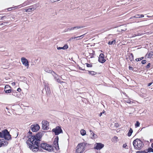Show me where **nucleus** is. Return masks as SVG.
Masks as SVG:
<instances>
[{
	"instance_id": "nucleus-1",
	"label": "nucleus",
	"mask_w": 153,
	"mask_h": 153,
	"mask_svg": "<svg viewBox=\"0 0 153 153\" xmlns=\"http://www.w3.org/2000/svg\"><path fill=\"white\" fill-rule=\"evenodd\" d=\"M30 149L33 152H36L38 151L42 152V149L48 151V152H51L53 150V147L50 145L45 143H41L40 142L38 143V144H35V145H33L31 144L28 145Z\"/></svg>"
},
{
	"instance_id": "nucleus-2",
	"label": "nucleus",
	"mask_w": 153,
	"mask_h": 153,
	"mask_svg": "<svg viewBox=\"0 0 153 153\" xmlns=\"http://www.w3.org/2000/svg\"><path fill=\"white\" fill-rule=\"evenodd\" d=\"M43 133L41 132H39L37 133L35 135H29L28 136V139L27 141V145H29V144H31L33 145H35V144L36 145L38 144V143L39 142L41 141L43 135Z\"/></svg>"
},
{
	"instance_id": "nucleus-3",
	"label": "nucleus",
	"mask_w": 153,
	"mask_h": 153,
	"mask_svg": "<svg viewBox=\"0 0 153 153\" xmlns=\"http://www.w3.org/2000/svg\"><path fill=\"white\" fill-rule=\"evenodd\" d=\"M133 144L134 148L138 150H140L144 146V144L142 141L137 138L134 140Z\"/></svg>"
},
{
	"instance_id": "nucleus-4",
	"label": "nucleus",
	"mask_w": 153,
	"mask_h": 153,
	"mask_svg": "<svg viewBox=\"0 0 153 153\" xmlns=\"http://www.w3.org/2000/svg\"><path fill=\"white\" fill-rule=\"evenodd\" d=\"M85 144L84 143H79L76 147V153H82L84 151Z\"/></svg>"
},
{
	"instance_id": "nucleus-5",
	"label": "nucleus",
	"mask_w": 153,
	"mask_h": 153,
	"mask_svg": "<svg viewBox=\"0 0 153 153\" xmlns=\"http://www.w3.org/2000/svg\"><path fill=\"white\" fill-rule=\"evenodd\" d=\"M2 138H4L5 140H7L11 139V135L7 129H5L2 131Z\"/></svg>"
},
{
	"instance_id": "nucleus-6",
	"label": "nucleus",
	"mask_w": 153,
	"mask_h": 153,
	"mask_svg": "<svg viewBox=\"0 0 153 153\" xmlns=\"http://www.w3.org/2000/svg\"><path fill=\"white\" fill-rule=\"evenodd\" d=\"M52 131L54 132L55 134L56 135H58L63 132L61 127L59 126H57L55 128H53L52 130Z\"/></svg>"
},
{
	"instance_id": "nucleus-7",
	"label": "nucleus",
	"mask_w": 153,
	"mask_h": 153,
	"mask_svg": "<svg viewBox=\"0 0 153 153\" xmlns=\"http://www.w3.org/2000/svg\"><path fill=\"white\" fill-rule=\"evenodd\" d=\"M59 137L57 136L55 139L54 141L53 142V146L55 147V149L58 150L59 149V148L58 144Z\"/></svg>"
},
{
	"instance_id": "nucleus-8",
	"label": "nucleus",
	"mask_w": 153,
	"mask_h": 153,
	"mask_svg": "<svg viewBox=\"0 0 153 153\" xmlns=\"http://www.w3.org/2000/svg\"><path fill=\"white\" fill-rule=\"evenodd\" d=\"M40 128L38 124L32 125L30 127L31 130L33 132L37 131Z\"/></svg>"
},
{
	"instance_id": "nucleus-9",
	"label": "nucleus",
	"mask_w": 153,
	"mask_h": 153,
	"mask_svg": "<svg viewBox=\"0 0 153 153\" xmlns=\"http://www.w3.org/2000/svg\"><path fill=\"white\" fill-rule=\"evenodd\" d=\"M45 89L46 92V94L47 96H49L51 94V91L50 88H49L48 84L45 83L44 84Z\"/></svg>"
},
{
	"instance_id": "nucleus-10",
	"label": "nucleus",
	"mask_w": 153,
	"mask_h": 153,
	"mask_svg": "<svg viewBox=\"0 0 153 153\" xmlns=\"http://www.w3.org/2000/svg\"><path fill=\"white\" fill-rule=\"evenodd\" d=\"M104 146V145L101 143H96L95 144L94 149L97 150H100Z\"/></svg>"
},
{
	"instance_id": "nucleus-11",
	"label": "nucleus",
	"mask_w": 153,
	"mask_h": 153,
	"mask_svg": "<svg viewBox=\"0 0 153 153\" xmlns=\"http://www.w3.org/2000/svg\"><path fill=\"white\" fill-rule=\"evenodd\" d=\"M104 55L101 53L100 55L98 58V61L99 62L101 63H103L106 61V60L104 59Z\"/></svg>"
},
{
	"instance_id": "nucleus-12",
	"label": "nucleus",
	"mask_w": 153,
	"mask_h": 153,
	"mask_svg": "<svg viewBox=\"0 0 153 153\" xmlns=\"http://www.w3.org/2000/svg\"><path fill=\"white\" fill-rule=\"evenodd\" d=\"M42 128L44 130H47L49 123L47 121L44 120L42 122Z\"/></svg>"
},
{
	"instance_id": "nucleus-13",
	"label": "nucleus",
	"mask_w": 153,
	"mask_h": 153,
	"mask_svg": "<svg viewBox=\"0 0 153 153\" xmlns=\"http://www.w3.org/2000/svg\"><path fill=\"white\" fill-rule=\"evenodd\" d=\"M8 142L5 141L4 139H0V147L2 146H7Z\"/></svg>"
},
{
	"instance_id": "nucleus-14",
	"label": "nucleus",
	"mask_w": 153,
	"mask_h": 153,
	"mask_svg": "<svg viewBox=\"0 0 153 153\" xmlns=\"http://www.w3.org/2000/svg\"><path fill=\"white\" fill-rule=\"evenodd\" d=\"M11 87L9 85H6L5 86L4 91L6 94L10 93L12 92V90L10 89Z\"/></svg>"
},
{
	"instance_id": "nucleus-15",
	"label": "nucleus",
	"mask_w": 153,
	"mask_h": 153,
	"mask_svg": "<svg viewBox=\"0 0 153 153\" xmlns=\"http://www.w3.org/2000/svg\"><path fill=\"white\" fill-rule=\"evenodd\" d=\"M21 61L23 64L25 66H28L29 65L28 61L27 59L24 57H22L21 58Z\"/></svg>"
},
{
	"instance_id": "nucleus-16",
	"label": "nucleus",
	"mask_w": 153,
	"mask_h": 153,
	"mask_svg": "<svg viewBox=\"0 0 153 153\" xmlns=\"http://www.w3.org/2000/svg\"><path fill=\"white\" fill-rule=\"evenodd\" d=\"M90 131L91 133L90 137L91 139H93L97 138V135L94 134L91 130H90Z\"/></svg>"
},
{
	"instance_id": "nucleus-17",
	"label": "nucleus",
	"mask_w": 153,
	"mask_h": 153,
	"mask_svg": "<svg viewBox=\"0 0 153 153\" xmlns=\"http://www.w3.org/2000/svg\"><path fill=\"white\" fill-rule=\"evenodd\" d=\"M39 3H36L33 5L30 6V7H31L33 10L35 9L39 6Z\"/></svg>"
},
{
	"instance_id": "nucleus-18",
	"label": "nucleus",
	"mask_w": 153,
	"mask_h": 153,
	"mask_svg": "<svg viewBox=\"0 0 153 153\" xmlns=\"http://www.w3.org/2000/svg\"><path fill=\"white\" fill-rule=\"evenodd\" d=\"M128 56H129V60H130L131 62H132L134 60V55L133 53H130Z\"/></svg>"
},
{
	"instance_id": "nucleus-19",
	"label": "nucleus",
	"mask_w": 153,
	"mask_h": 153,
	"mask_svg": "<svg viewBox=\"0 0 153 153\" xmlns=\"http://www.w3.org/2000/svg\"><path fill=\"white\" fill-rule=\"evenodd\" d=\"M32 1H33L32 0H28L27 1L23 3L22 4V5L25 6L29 4L30 3H31Z\"/></svg>"
},
{
	"instance_id": "nucleus-20",
	"label": "nucleus",
	"mask_w": 153,
	"mask_h": 153,
	"mask_svg": "<svg viewBox=\"0 0 153 153\" xmlns=\"http://www.w3.org/2000/svg\"><path fill=\"white\" fill-rule=\"evenodd\" d=\"M133 131V130L132 128H130L127 134L128 136V137L130 136L131 135Z\"/></svg>"
},
{
	"instance_id": "nucleus-21",
	"label": "nucleus",
	"mask_w": 153,
	"mask_h": 153,
	"mask_svg": "<svg viewBox=\"0 0 153 153\" xmlns=\"http://www.w3.org/2000/svg\"><path fill=\"white\" fill-rule=\"evenodd\" d=\"M82 27V26H76V27H71V30H74L75 29H80V28H82V27Z\"/></svg>"
},
{
	"instance_id": "nucleus-22",
	"label": "nucleus",
	"mask_w": 153,
	"mask_h": 153,
	"mask_svg": "<svg viewBox=\"0 0 153 153\" xmlns=\"http://www.w3.org/2000/svg\"><path fill=\"white\" fill-rule=\"evenodd\" d=\"M97 72H95L94 71H88V74H91L92 75H94L97 74Z\"/></svg>"
},
{
	"instance_id": "nucleus-23",
	"label": "nucleus",
	"mask_w": 153,
	"mask_h": 153,
	"mask_svg": "<svg viewBox=\"0 0 153 153\" xmlns=\"http://www.w3.org/2000/svg\"><path fill=\"white\" fill-rule=\"evenodd\" d=\"M80 133L81 135L82 136H84L86 134V131L83 129H82L81 130Z\"/></svg>"
},
{
	"instance_id": "nucleus-24",
	"label": "nucleus",
	"mask_w": 153,
	"mask_h": 153,
	"mask_svg": "<svg viewBox=\"0 0 153 153\" xmlns=\"http://www.w3.org/2000/svg\"><path fill=\"white\" fill-rule=\"evenodd\" d=\"M153 55V51H151L150 52V53L148 54V57H147L149 58H151L152 56Z\"/></svg>"
},
{
	"instance_id": "nucleus-25",
	"label": "nucleus",
	"mask_w": 153,
	"mask_h": 153,
	"mask_svg": "<svg viewBox=\"0 0 153 153\" xmlns=\"http://www.w3.org/2000/svg\"><path fill=\"white\" fill-rule=\"evenodd\" d=\"M25 11L27 12H30L31 11V10H33L32 7L29 8L27 9H25Z\"/></svg>"
},
{
	"instance_id": "nucleus-26",
	"label": "nucleus",
	"mask_w": 153,
	"mask_h": 153,
	"mask_svg": "<svg viewBox=\"0 0 153 153\" xmlns=\"http://www.w3.org/2000/svg\"><path fill=\"white\" fill-rule=\"evenodd\" d=\"M85 34L82 35L80 36L76 37V40H79L82 39L83 37V36Z\"/></svg>"
},
{
	"instance_id": "nucleus-27",
	"label": "nucleus",
	"mask_w": 153,
	"mask_h": 153,
	"mask_svg": "<svg viewBox=\"0 0 153 153\" xmlns=\"http://www.w3.org/2000/svg\"><path fill=\"white\" fill-rule=\"evenodd\" d=\"M116 43V41L115 40H113L111 42V41H109L108 42V44L109 45H112V44H114L115 43Z\"/></svg>"
},
{
	"instance_id": "nucleus-28",
	"label": "nucleus",
	"mask_w": 153,
	"mask_h": 153,
	"mask_svg": "<svg viewBox=\"0 0 153 153\" xmlns=\"http://www.w3.org/2000/svg\"><path fill=\"white\" fill-rule=\"evenodd\" d=\"M45 71L48 73H51V71H53L52 70H49L48 68H45Z\"/></svg>"
},
{
	"instance_id": "nucleus-29",
	"label": "nucleus",
	"mask_w": 153,
	"mask_h": 153,
	"mask_svg": "<svg viewBox=\"0 0 153 153\" xmlns=\"http://www.w3.org/2000/svg\"><path fill=\"white\" fill-rule=\"evenodd\" d=\"M147 150V152H153V149L151 148H149Z\"/></svg>"
},
{
	"instance_id": "nucleus-30",
	"label": "nucleus",
	"mask_w": 153,
	"mask_h": 153,
	"mask_svg": "<svg viewBox=\"0 0 153 153\" xmlns=\"http://www.w3.org/2000/svg\"><path fill=\"white\" fill-rule=\"evenodd\" d=\"M9 15H8V14H7L5 15H4V16H2L1 18V20H2L4 19V18H7V17L9 16Z\"/></svg>"
},
{
	"instance_id": "nucleus-31",
	"label": "nucleus",
	"mask_w": 153,
	"mask_h": 153,
	"mask_svg": "<svg viewBox=\"0 0 153 153\" xmlns=\"http://www.w3.org/2000/svg\"><path fill=\"white\" fill-rule=\"evenodd\" d=\"M140 125V123L138 121H137L136 122V123L135 124V126L136 127H138Z\"/></svg>"
},
{
	"instance_id": "nucleus-32",
	"label": "nucleus",
	"mask_w": 153,
	"mask_h": 153,
	"mask_svg": "<svg viewBox=\"0 0 153 153\" xmlns=\"http://www.w3.org/2000/svg\"><path fill=\"white\" fill-rule=\"evenodd\" d=\"M68 47L67 45H65L63 47V50L66 49L68 48Z\"/></svg>"
},
{
	"instance_id": "nucleus-33",
	"label": "nucleus",
	"mask_w": 153,
	"mask_h": 153,
	"mask_svg": "<svg viewBox=\"0 0 153 153\" xmlns=\"http://www.w3.org/2000/svg\"><path fill=\"white\" fill-rule=\"evenodd\" d=\"M140 14H136L134 16H132V18H139Z\"/></svg>"
},
{
	"instance_id": "nucleus-34",
	"label": "nucleus",
	"mask_w": 153,
	"mask_h": 153,
	"mask_svg": "<svg viewBox=\"0 0 153 153\" xmlns=\"http://www.w3.org/2000/svg\"><path fill=\"white\" fill-rule=\"evenodd\" d=\"M126 147H128V146H127L126 145V143H125V144H123V148H125L126 149H128V147H127L126 148Z\"/></svg>"
},
{
	"instance_id": "nucleus-35",
	"label": "nucleus",
	"mask_w": 153,
	"mask_h": 153,
	"mask_svg": "<svg viewBox=\"0 0 153 153\" xmlns=\"http://www.w3.org/2000/svg\"><path fill=\"white\" fill-rule=\"evenodd\" d=\"M52 72L54 74V75L53 74H52V75H53V76L54 77H56V76H58V75L55 73L53 71H51V73Z\"/></svg>"
},
{
	"instance_id": "nucleus-36",
	"label": "nucleus",
	"mask_w": 153,
	"mask_h": 153,
	"mask_svg": "<svg viewBox=\"0 0 153 153\" xmlns=\"http://www.w3.org/2000/svg\"><path fill=\"white\" fill-rule=\"evenodd\" d=\"M86 64L87 67H91L92 66L91 65L88 63H86Z\"/></svg>"
},
{
	"instance_id": "nucleus-37",
	"label": "nucleus",
	"mask_w": 153,
	"mask_h": 153,
	"mask_svg": "<svg viewBox=\"0 0 153 153\" xmlns=\"http://www.w3.org/2000/svg\"><path fill=\"white\" fill-rule=\"evenodd\" d=\"M89 54L90 55L89 56L90 58H92L93 57L94 54L93 53H89Z\"/></svg>"
},
{
	"instance_id": "nucleus-38",
	"label": "nucleus",
	"mask_w": 153,
	"mask_h": 153,
	"mask_svg": "<svg viewBox=\"0 0 153 153\" xmlns=\"http://www.w3.org/2000/svg\"><path fill=\"white\" fill-rule=\"evenodd\" d=\"M151 64L150 63H149L147 65H146V69H148L149 68Z\"/></svg>"
},
{
	"instance_id": "nucleus-39",
	"label": "nucleus",
	"mask_w": 153,
	"mask_h": 153,
	"mask_svg": "<svg viewBox=\"0 0 153 153\" xmlns=\"http://www.w3.org/2000/svg\"><path fill=\"white\" fill-rule=\"evenodd\" d=\"M56 80L57 82H59V83H61L63 82V81H60V79H59V78L57 79Z\"/></svg>"
},
{
	"instance_id": "nucleus-40",
	"label": "nucleus",
	"mask_w": 153,
	"mask_h": 153,
	"mask_svg": "<svg viewBox=\"0 0 153 153\" xmlns=\"http://www.w3.org/2000/svg\"><path fill=\"white\" fill-rule=\"evenodd\" d=\"M146 62L147 61L146 60H143L142 61L141 63L143 64H144L146 63Z\"/></svg>"
},
{
	"instance_id": "nucleus-41",
	"label": "nucleus",
	"mask_w": 153,
	"mask_h": 153,
	"mask_svg": "<svg viewBox=\"0 0 153 153\" xmlns=\"http://www.w3.org/2000/svg\"><path fill=\"white\" fill-rule=\"evenodd\" d=\"M76 37H71V38H70V39H69V41H72V40H73V39H76Z\"/></svg>"
},
{
	"instance_id": "nucleus-42",
	"label": "nucleus",
	"mask_w": 153,
	"mask_h": 153,
	"mask_svg": "<svg viewBox=\"0 0 153 153\" xmlns=\"http://www.w3.org/2000/svg\"><path fill=\"white\" fill-rule=\"evenodd\" d=\"M141 153H147V149L145 150L144 151H141Z\"/></svg>"
},
{
	"instance_id": "nucleus-43",
	"label": "nucleus",
	"mask_w": 153,
	"mask_h": 153,
	"mask_svg": "<svg viewBox=\"0 0 153 153\" xmlns=\"http://www.w3.org/2000/svg\"><path fill=\"white\" fill-rule=\"evenodd\" d=\"M8 23L7 22H4L3 23H0V25H5V24H7Z\"/></svg>"
},
{
	"instance_id": "nucleus-44",
	"label": "nucleus",
	"mask_w": 153,
	"mask_h": 153,
	"mask_svg": "<svg viewBox=\"0 0 153 153\" xmlns=\"http://www.w3.org/2000/svg\"><path fill=\"white\" fill-rule=\"evenodd\" d=\"M129 69L130 70H132L133 71L134 69L131 66H129Z\"/></svg>"
},
{
	"instance_id": "nucleus-45",
	"label": "nucleus",
	"mask_w": 153,
	"mask_h": 153,
	"mask_svg": "<svg viewBox=\"0 0 153 153\" xmlns=\"http://www.w3.org/2000/svg\"><path fill=\"white\" fill-rule=\"evenodd\" d=\"M57 50L63 49V47H58L57 48Z\"/></svg>"
},
{
	"instance_id": "nucleus-46",
	"label": "nucleus",
	"mask_w": 153,
	"mask_h": 153,
	"mask_svg": "<svg viewBox=\"0 0 153 153\" xmlns=\"http://www.w3.org/2000/svg\"><path fill=\"white\" fill-rule=\"evenodd\" d=\"M140 58H137L135 59V60L136 61H138L141 60L140 59Z\"/></svg>"
},
{
	"instance_id": "nucleus-47",
	"label": "nucleus",
	"mask_w": 153,
	"mask_h": 153,
	"mask_svg": "<svg viewBox=\"0 0 153 153\" xmlns=\"http://www.w3.org/2000/svg\"><path fill=\"white\" fill-rule=\"evenodd\" d=\"M17 91H18V92H20V91H21V89L20 88H18L17 89Z\"/></svg>"
},
{
	"instance_id": "nucleus-48",
	"label": "nucleus",
	"mask_w": 153,
	"mask_h": 153,
	"mask_svg": "<svg viewBox=\"0 0 153 153\" xmlns=\"http://www.w3.org/2000/svg\"><path fill=\"white\" fill-rule=\"evenodd\" d=\"M144 16L143 14H140V16H139V18H142L144 17Z\"/></svg>"
},
{
	"instance_id": "nucleus-49",
	"label": "nucleus",
	"mask_w": 153,
	"mask_h": 153,
	"mask_svg": "<svg viewBox=\"0 0 153 153\" xmlns=\"http://www.w3.org/2000/svg\"><path fill=\"white\" fill-rule=\"evenodd\" d=\"M2 131L1 132H0V137L1 138H2Z\"/></svg>"
},
{
	"instance_id": "nucleus-50",
	"label": "nucleus",
	"mask_w": 153,
	"mask_h": 153,
	"mask_svg": "<svg viewBox=\"0 0 153 153\" xmlns=\"http://www.w3.org/2000/svg\"><path fill=\"white\" fill-rule=\"evenodd\" d=\"M152 82H150V83H149L148 84V86H150V85H151L152 84Z\"/></svg>"
},
{
	"instance_id": "nucleus-51",
	"label": "nucleus",
	"mask_w": 153,
	"mask_h": 153,
	"mask_svg": "<svg viewBox=\"0 0 153 153\" xmlns=\"http://www.w3.org/2000/svg\"><path fill=\"white\" fill-rule=\"evenodd\" d=\"M71 28H68L67 29V30H66V31H71Z\"/></svg>"
},
{
	"instance_id": "nucleus-52",
	"label": "nucleus",
	"mask_w": 153,
	"mask_h": 153,
	"mask_svg": "<svg viewBox=\"0 0 153 153\" xmlns=\"http://www.w3.org/2000/svg\"><path fill=\"white\" fill-rule=\"evenodd\" d=\"M28 133L29 134H30L31 135H32L31 134H32V132H31L30 131H29L28 132Z\"/></svg>"
},
{
	"instance_id": "nucleus-53",
	"label": "nucleus",
	"mask_w": 153,
	"mask_h": 153,
	"mask_svg": "<svg viewBox=\"0 0 153 153\" xmlns=\"http://www.w3.org/2000/svg\"><path fill=\"white\" fill-rule=\"evenodd\" d=\"M141 151H138L136 152V153H141Z\"/></svg>"
},
{
	"instance_id": "nucleus-54",
	"label": "nucleus",
	"mask_w": 153,
	"mask_h": 153,
	"mask_svg": "<svg viewBox=\"0 0 153 153\" xmlns=\"http://www.w3.org/2000/svg\"><path fill=\"white\" fill-rule=\"evenodd\" d=\"M140 96L141 97H145V96H144V95H143V94H141V95H140Z\"/></svg>"
},
{
	"instance_id": "nucleus-55",
	"label": "nucleus",
	"mask_w": 153,
	"mask_h": 153,
	"mask_svg": "<svg viewBox=\"0 0 153 153\" xmlns=\"http://www.w3.org/2000/svg\"><path fill=\"white\" fill-rule=\"evenodd\" d=\"M102 113L101 112V113H100L99 114V116L100 117H101V116H102Z\"/></svg>"
},
{
	"instance_id": "nucleus-56",
	"label": "nucleus",
	"mask_w": 153,
	"mask_h": 153,
	"mask_svg": "<svg viewBox=\"0 0 153 153\" xmlns=\"http://www.w3.org/2000/svg\"><path fill=\"white\" fill-rule=\"evenodd\" d=\"M143 58H144V57H141L140 58V59L141 60H142Z\"/></svg>"
},
{
	"instance_id": "nucleus-57",
	"label": "nucleus",
	"mask_w": 153,
	"mask_h": 153,
	"mask_svg": "<svg viewBox=\"0 0 153 153\" xmlns=\"http://www.w3.org/2000/svg\"><path fill=\"white\" fill-rule=\"evenodd\" d=\"M105 111H104V110H103V111H102V112H101V113H102V114H104V113H105Z\"/></svg>"
},
{
	"instance_id": "nucleus-58",
	"label": "nucleus",
	"mask_w": 153,
	"mask_h": 153,
	"mask_svg": "<svg viewBox=\"0 0 153 153\" xmlns=\"http://www.w3.org/2000/svg\"><path fill=\"white\" fill-rule=\"evenodd\" d=\"M128 101V102H127L128 103H130V102H131V101Z\"/></svg>"
},
{
	"instance_id": "nucleus-59",
	"label": "nucleus",
	"mask_w": 153,
	"mask_h": 153,
	"mask_svg": "<svg viewBox=\"0 0 153 153\" xmlns=\"http://www.w3.org/2000/svg\"><path fill=\"white\" fill-rule=\"evenodd\" d=\"M151 146L152 148H153V143H152Z\"/></svg>"
},
{
	"instance_id": "nucleus-60",
	"label": "nucleus",
	"mask_w": 153,
	"mask_h": 153,
	"mask_svg": "<svg viewBox=\"0 0 153 153\" xmlns=\"http://www.w3.org/2000/svg\"><path fill=\"white\" fill-rule=\"evenodd\" d=\"M126 59H127V60H128V59L129 60V56H128V57H127Z\"/></svg>"
},
{
	"instance_id": "nucleus-61",
	"label": "nucleus",
	"mask_w": 153,
	"mask_h": 153,
	"mask_svg": "<svg viewBox=\"0 0 153 153\" xmlns=\"http://www.w3.org/2000/svg\"><path fill=\"white\" fill-rule=\"evenodd\" d=\"M12 84L13 85H15V82H13Z\"/></svg>"
},
{
	"instance_id": "nucleus-62",
	"label": "nucleus",
	"mask_w": 153,
	"mask_h": 153,
	"mask_svg": "<svg viewBox=\"0 0 153 153\" xmlns=\"http://www.w3.org/2000/svg\"><path fill=\"white\" fill-rule=\"evenodd\" d=\"M54 79L56 80V79H57V76H56V77H54Z\"/></svg>"
},
{
	"instance_id": "nucleus-63",
	"label": "nucleus",
	"mask_w": 153,
	"mask_h": 153,
	"mask_svg": "<svg viewBox=\"0 0 153 153\" xmlns=\"http://www.w3.org/2000/svg\"><path fill=\"white\" fill-rule=\"evenodd\" d=\"M18 133H17V136H16L15 137H16H16L18 136Z\"/></svg>"
},
{
	"instance_id": "nucleus-64",
	"label": "nucleus",
	"mask_w": 153,
	"mask_h": 153,
	"mask_svg": "<svg viewBox=\"0 0 153 153\" xmlns=\"http://www.w3.org/2000/svg\"><path fill=\"white\" fill-rule=\"evenodd\" d=\"M114 138L115 139H117V137H114Z\"/></svg>"
}]
</instances>
